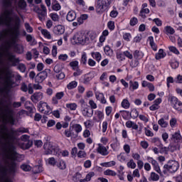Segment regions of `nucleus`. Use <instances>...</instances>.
<instances>
[{"instance_id": "aec40b11", "label": "nucleus", "mask_w": 182, "mask_h": 182, "mask_svg": "<svg viewBox=\"0 0 182 182\" xmlns=\"http://www.w3.org/2000/svg\"><path fill=\"white\" fill-rule=\"evenodd\" d=\"M9 60L12 63V66H16L20 62L19 58H15V55H12L11 53H9Z\"/></svg>"}, {"instance_id": "f257e3e1", "label": "nucleus", "mask_w": 182, "mask_h": 182, "mask_svg": "<svg viewBox=\"0 0 182 182\" xmlns=\"http://www.w3.org/2000/svg\"><path fill=\"white\" fill-rule=\"evenodd\" d=\"M21 133H29V129L25 127H20L17 129L14 128H8L7 130L2 129L0 125V149H1L7 157H11V160L8 163V168H5L3 174L6 176V172L11 176H14L15 173H18L19 165L18 161V152L16 146L14 144V141L16 140L18 136H21Z\"/></svg>"}, {"instance_id": "72a5a7b5", "label": "nucleus", "mask_w": 182, "mask_h": 182, "mask_svg": "<svg viewBox=\"0 0 182 182\" xmlns=\"http://www.w3.org/2000/svg\"><path fill=\"white\" fill-rule=\"evenodd\" d=\"M104 52L107 56H112V55H113V50L110 48V46H105V47H104Z\"/></svg>"}, {"instance_id": "09e8293b", "label": "nucleus", "mask_w": 182, "mask_h": 182, "mask_svg": "<svg viewBox=\"0 0 182 182\" xmlns=\"http://www.w3.org/2000/svg\"><path fill=\"white\" fill-rule=\"evenodd\" d=\"M75 72L73 73V76H75V77H77V76H80V75L83 73V70L80 69L79 65L75 68Z\"/></svg>"}, {"instance_id": "7ed1b4c3", "label": "nucleus", "mask_w": 182, "mask_h": 182, "mask_svg": "<svg viewBox=\"0 0 182 182\" xmlns=\"http://www.w3.org/2000/svg\"><path fill=\"white\" fill-rule=\"evenodd\" d=\"M5 49L6 46L4 43L0 45V66L4 65V55L5 53ZM15 75L12 73V70L9 68L6 69L4 71L2 68L0 67V96L4 95V87H2V80H4L6 87L7 89H12L15 85Z\"/></svg>"}, {"instance_id": "603ef678", "label": "nucleus", "mask_w": 182, "mask_h": 182, "mask_svg": "<svg viewBox=\"0 0 182 182\" xmlns=\"http://www.w3.org/2000/svg\"><path fill=\"white\" fill-rule=\"evenodd\" d=\"M80 63L82 65H86L87 63V55L85 53H84L82 55L81 59H80Z\"/></svg>"}, {"instance_id": "f03ea898", "label": "nucleus", "mask_w": 182, "mask_h": 182, "mask_svg": "<svg viewBox=\"0 0 182 182\" xmlns=\"http://www.w3.org/2000/svg\"><path fill=\"white\" fill-rule=\"evenodd\" d=\"M6 103L4 109L2 108V105H4V100H0V122H1V124H0L1 129L8 130L7 124H10L11 126H15V123H16V118L15 117V109L14 107V102L11 100H5Z\"/></svg>"}, {"instance_id": "4d7b16f0", "label": "nucleus", "mask_w": 182, "mask_h": 182, "mask_svg": "<svg viewBox=\"0 0 182 182\" xmlns=\"http://www.w3.org/2000/svg\"><path fill=\"white\" fill-rule=\"evenodd\" d=\"M58 167L60 170H65L66 168V162H65L64 161H60Z\"/></svg>"}, {"instance_id": "7c9ffc66", "label": "nucleus", "mask_w": 182, "mask_h": 182, "mask_svg": "<svg viewBox=\"0 0 182 182\" xmlns=\"http://www.w3.org/2000/svg\"><path fill=\"white\" fill-rule=\"evenodd\" d=\"M169 65L173 69H177L180 66V63L177 60L173 59L169 62Z\"/></svg>"}, {"instance_id": "49530a36", "label": "nucleus", "mask_w": 182, "mask_h": 182, "mask_svg": "<svg viewBox=\"0 0 182 182\" xmlns=\"http://www.w3.org/2000/svg\"><path fill=\"white\" fill-rule=\"evenodd\" d=\"M67 109H70V110H76L77 109V105L76 103H68L66 104Z\"/></svg>"}, {"instance_id": "bf43d9fd", "label": "nucleus", "mask_w": 182, "mask_h": 182, "mask_svg": "<svg viewBox=\"0 0 182 182\" xmlns=\"http://www.w3.org/2000/svg\"><path fill=\"white\" fill-rule=\"evenodd\" d=\"M61 8L62 7L60 6V4H59V3H56L55 4H52V9H53V11H60Z\"/></svg>"}, {"instance_id": "a18cd8bd", "label": "nucleus", "mask_w": 182, "mask_h": 182, "mask_svg": "<svg viewBox=\"0 0 182 182\" xmlns=\"http://www.w3.org/2000/svg\"><path fill=\"white\" fill-rule=\"evenodd\" d=\"M117 59H118L120 62H123V60H126V57L124 55V53H117L116 54Z\"/></svg>"}, {"instance_id": "e433bc0d", "label": "nucleus", "mask_w": 182, "mask_h": 182, "mask_svg": "<svg viewBox=\"0 0 182 182\" xmlns=\"http://www.w3.org/2000/svg\"><path fill=\"white\" fill-rule=\"evenodd\" d=\"M75 87H77V82L76 81H72L67 85L68 90H72V89H75Z\"/></svg>"}, {"instance_id": "4468645a", "label": "nucleus", "mask_w": 182, "mask_h": 182, "mask_svg": "<svg viewBox=\"0 0 182 182\" xmlns=\"http://www.w3.org/2000/svg\"><path fill=\"white\" fill-rule=\"evenodd\" d=\"M53 33L55 35L60 36L65 33V26L63 25H58L53 28Z\"/></svg>"}, {"instance_id": "dca6fc26", "label": "nucleus", "mask_w": 182, "mask_h": 182, "mask_svg": "<svg viewBox=\"0 0 182 182\" xmlns=\"http://www.w3.org/2000/svg\"><path fill=\"white\" fill-rule=\"evenodd\" d=\"M5 168H8V165L6 167L3 168V170L1 171V175L3 176V178H4V182H14V181H12L11 179V177H15V174H16V173H14V175H11L9 174V172H6V175L4 174V170H5Z\"/></svg>"}, {"instance_id": "9d476101", "label": "nucleus", "mask_w": 182, "mask_h": 182, "mask_svg": "<svg viewBox=\"0 0 182 182\" xmlns=\"http://www.w3.org/2000/svg\"><path fill=\"white\" fill-rule=\"evenodd\" d=\"M46 77H48V71L45 70L36 75L35 82L36 83H42Z\"/></svg>"}, {"instance_id": "13d9d810", "label": "nucleus", "mask_w": 182, "mask_h": 182, "mask_svg": "<svg viewBox=\"0 0 182 182\" xmlns=\"http://www.w3.org/2000/svg\"><path fill=\"white\" fill-rule=\"evenodd\" d=\"M28 85H27L26 83L22 82L20 90H21V92H24V93H26V92H28Z\"/></svg>"}, {"instance_id": "412c9836", "label": "nucleus", "mask_w": 182, "mask_h": 182, "mask_svg": "<svg viewBox=\"0 0 182 182\" xmlns=\"http://www.w3.org/2000/svg\"><path fill=\"white\" fill-rule=\"evenodd\" d=\"M38 31H41L42 35H43L44 38L46 39H52V36L50 35V32H49L46 29L42 28V27H38Z\"/></svg>"}, {"instance_id": "c756f323", "label": "nucleus", "mask_w": 182, "mask_h": 182, "mask_svg": "<svg viewBox=\"0 0 182 182\" xmlns=\"http://www.w3.org/2000/svg\"><path fill=\"white\" fill-rule=\"evenodd\" d=\"M129 117L131 119H137L139 117V111H137V109L134 108L131 110Z\"/></svg>"}, {"instance_id": "37998d69", "label": "nucleus", "mask_w": 182, "mask_h": 182, "mask_svg": "<svg viewBox=\"0 0 182 182\" xmlns=\"http://www.w3.org/2000/svg\"><path fill=\"white\" fill-rule=\"evenodd\" d=\"M20 168H21L23 171H31L32 170V167L26 164H21Z\"/></svg>"}, {"instance_id": "0e129e2a", "label": "nucleus", "mask_w": 182, "mask_h": 182, "mask_svg": "<svg viewBox=\"0 0 182 182\" xmlns=\"http://www.w3.org/2000/svg\"><path fill=\"white\" fill-rule=\"evenodd\" d=\"M172 137L175 140H181V134H180V131L175 132L174 134L172 135Z\"/></svg>"}, {"instance_id": "a211bd4d", "label": "nucleus", "mask_w": 182, "mask_h": 182, "mask_svg": "<svg viewBox=\"0 0 182 182\" xmlns=\"http://www.w3.org/2000/svg\"><path fill=\"white\" fill-rule=\"evenodd\" d=\"M82 112L85 117H92V116H93V109L90 107L84 108Z\"/></svg>"}, {"instance_id": "680f3d73", "label": "nucleus", "mask_w": 182, "mask_h": 182, "mask_svg": "<svg viewBox=\"0 0 182 182\" xmlns=\"http://www.w3.org/2000/svg\"><path fill=\"white\" fill-rule=\"evenodd\" d=\"M107 26H108V28L109 29V31H114V21H109L108 23H107Z\"/></svg>"}, {"instance_id": "20e7f679", "label": "nucleus", "mask_w": 182, "mask_h": 182, "mask_svg": "<svg viewBox=\"0 0 182 182\" xmlns=\"http://www.w3.org/2000/svg\"><path fill=\"white\" fill-rule=\"evenodd\" d=\"M21 38V18L16 15L14 16V26L13 31L10 34V40L6 42L9 49H14L16 53L22 55L23 53V46L18 44Z\"/></svg>"}, {"instance_id": "69168bd1", "label": "nucleus", "mask_w": 182, "mask_h": 182, "mask_svg": "<svg viewBox=\"0 0 182 182\" xmlns=\"http://www.w3.org/2000/svg\"><path fill=\"white\" fill-rule=\"evenodd\" d=\"M131 38H132V34H130V33H125L123 35V39H124L127 42H130Z\"/></svg>"}, {"instance_id": "79ce46f5", "label": "nucleus", "mask_w": 182, "mask_h": 182, "mask_svg": "<svg viewBox=\"0 0 182 182\" xmlns=\"http://www.w3.org/2000/svg\"><path fill=\"white\" fill-rule=\"evenodd\" d=\"M73 127L75 130V132L77 133V134H79L80 132H82V125L79 124H75L73 125Z\"/></svg>"}, {"instance_id": "ddd939ff", "label": "nucleus", "mask_w": 182, "mask_h": 182, "mask_svg": "<svg viewBox=\"0 0 182 182\" xmlns=\"http://www.w3.org/2000/svg\"><path fill=\"white\" fill-rule=\"evenodd\" d=\"M42 99H43V93L42 92H35L31 97V100L34 103H38V102H39V100H42Z\"/></svg>"}, {"instance_id": "bb28decb", "label": "nucleus", "mask_w": 182, "mask_h": 182, "mask_svg": "<svg viewBox=\"0 0 182 182\" xmlns=\"http://www.w3.org/2000/svg\"><path fill=\"white\" fill-rule=\"evenodd\" d=\"M139 89V82L134 81L133 82L132 80L129 81V90H136Z\"/></svg>"}, {"instance_id": "a878e982", "label": "nucleus", "mask_w": 182, "mask_h": 182, "mask_svg": "<svg viewBox=\"0 0 182 182\" xmlns=\"http://www.w3.org/2000/svg\"><path fill=\"white\" fill-rule=\"evenodd\" d=\"M13 1L16 4L18 0H3L4 8H6V9L11 8L12 6Z\"/></svg>"}, {"instance_id": "5701e85b", "label": "nucleus", "mask_w": 182, "mask_h": 182, "mask_svg": "<svg viewBox=\"0 0 182 182\" xmlns=\"http://www.w3.org/2000/svg\"><path fill=\"white\" fill-rule=\"evenodd\" d=\"M163 58H166V53H164V50L161 48L159 50V52L155 54V59L160 60V59H163Z\"/></svg>"}, {"instance_id": "4c0bfd02", "label": "nucleus", "mask_w": 182, "mask_h": 182, "mask_svg": "<svg viewBox=\"0 0 182 182\" xmlns=\"http://www.w3.org/2000/svg\"><path fill=\"white\" fill-rule=\"evenodd\" d=\"M69 66H70L73 70H76V68H78L79 66V61L77 60L71 61L69 63Z\"/></svg>"}, {"instance_id": "338daca9", "label": "nucleus", "mask_w": 182, "mask_h": 182, "mask_svg": "<svg viewBox=\"0 0 182 182\" xmlns=\"http://www.w3.org/2000/svg\"><path fill=\"white\" fill-rule=\"evenodd\" d=\"M153 22L156 23V26H161L163 25V21L159 18H154Z\"/></svg>"}, {"instance_id": "39448f33", "label": "nucleus", "mask_w": 182, "mask_h": 182, "mask_svg": "<svg viewBox=\"0 0 182 182\" xmlns=\"http://www.w3.org/2000/svg\"><path fill=\"white\" fill-rule=\"evenodd\" d=\"M6 18L9 19V23H6V21H5V18H4V16H0V26L1 25H6V26H12L11 31L14 32V26L15 25V15H16L18 18L19 16L18 14H14L13 10H6Z\"/></svg>"}, {"instance_id": "1a4fd4ad", "label": "nucleus", "mask_w": 182, "mask_h": 182, "mask_svg": "<svg viewBox=\"0 0 182 182\" xmlns=\"http://www.w3.org/2000/svg\"><path fill=\"white\" fill-rule=\"evenodd\" d=\"M168 101L170 102L172 107L175 109V110H178V107H177V105L178 106H182L181 101H178V98H177V97L169 96Z\"/></svg>"}, {"instance_id": "423d86ee", "label": "nucleus", "mask_w": 182, "mask_h": 182, "mask_svg": "<svg viewBox=\"0 0 182 182\" xmlns=\"http://www.w3.org/2000/svg\"><path fill=\"white\" fill-rule=\"evenodd\" d=\"M44 154L46 156H49V154H53L54 156H58L59 151H60V148L58 145H53L50 142L45 143L43 145Z\"/></svg>"}, {"instance_id": "f8f14e48", "label": "nucleus", "mask_w": 182, "mask_h": 182, "mask_svg": "<svg viewBox=\"0 0 182 182\" xmlns=\"http://www.w3.org/2000/svg\"><path fill=\"white\" fill-rule=\"evenodd\" d=\"M98 147L97 148V152L98 154H101V156H108L109 153H110L109 151H107V148L102 144H97Z\"/></svg>"}, {"instance_id": "864d4df0", "label": "nucleus", "mask_w": 182, "mask_h": 182, "mask_svg": "<svg viewBox=\"0 0 182 182\" xmlns=\"http://www.w3.org/2000/svg\"><path fill=\"white\" fill-rule=\"evenodd\" d=\"M24 26L26 28V31L28 33H32V32H33V28H32V26H31V24H29V23H25Z\"/></svg>"}, {"instance_id": "4be33fe9", "label": "nucleus", "mask_w": 182, "mask_h": 182, "mask_svg": "<svg viewBox=\"0 0 182 182\" xmlns=\"http://www.w3.org/2000/svg\"><path fill=\"white\" fill-rule=\"evenodd\" d=\"M36 9H37V11H36L38 14V18L39 21L43 22V21H45V16L46 15V13L45 11H42V10H41V9L38 6H37Z\"/></svg>"}, {"instance_id": "6e6d98bb", "label": "nucleus", "mask_w": 182, "mask_h": 182, "mask_svg": "<svg viewBox=\"0 0 182 182\" xmlns=\"http://www.w3.org/2000/svg\"><path fill=\"white\" fill-rule=\"evenodd\" d=\"M18 69L20 70V72L24 73V72L26 70V66L23 63H19L18 65Z\"/></svg>"}, {"instance_id": "ea45409f", "label": "nucleus", "mask_w": 182, "mask_h": 182, "mask_svg": "<svg viewBox=\"0 0 182 182\" xmlns=\"http://www.w3.org/2000/svg\"><path fill=\"white\" fill-rule=\"evenodd\" d=\"M50 18L52 19V21H53V22H59V19H60L59 15H58L56 13H51L50 14Z\"/></svg>"}, {"instance_id": "8fccbe9b", "label": "nucleus", "mask_w": 182, "mask_h": 182, "mask_svg": "<svg viewBox=\"0 0 182 182\" xmlns=\"http://www.w3.org/2000/svg\"><path fill=\"white\" fill-rule=\"evenodd\" d=\"M158 124H159V126H161V127H167V126H168V123H167V122H166L164 118L160 119L158 121Z\"/></svg>"}, {"instance_id": "f704fd0d", "label": "nucleus", "mask_w": 182, "mask_h": 182, "mask_svg": "<svg viewBox=\"0 0 182 182\" xmlns=\"http://www.w3.org/2000/svg\"><path fill=\"white\" fill-rule=\"evenodd\" d=\"M33 171L34 174H39V173H42V171H43V167L41 165H36L33 167Z\"/></svg>"}, {"instance_id": "c85d7f7f", "label": "nucleus", "mask_w": 182, "mask_h": 182, "mask_svg": "<svg viewBox=\"0 0 182 182\" xmlns=\"http://www.w3.org/2000/svg\"><path fill=\"white\" fill-rule=\"evenodd\" d=\"M91 56L98 63L100 62V60H102V54H100L99 52L91 53Z\"/></svg>"}, {"instance_id": "e2e57ef3", "label": "nucleus", "mask_w": 182, "mask_h": 182, "mask_svg": "<svg viewBox=\"0 0 182 182\" xmlns=\"http://www.w3.org/2000/svg\"><path fill=\"white\" fill-rule=\"evenodd\" d=\"M92 177H95V172L93 171H91L86 175L85 180H87V181H90V180H92Z\"/></svg>"}, {"instance_id": "58836bf2", "label": "nucleus", "mask_w": 182, "mask_h": 182, "mask_svg": "<svg viewBox=\"0 0 182 182\" xmlns=\"http://www.w3.org/2000/svg\"><path fill=\"white\" fill-rule=\"evenodd\" d=\"M32 146H33V141L31 140H28L26 141V143L23 144V147H24L26 150L31 149Z\"/></svg>"}, {"instance_id": "5fc2aeb1", "label": "nucleus", "mask_w": 182, "mask_h": 182, "mask_svg": "<svg viewBox=\"0 0 182 182\" xmlns=\"http://www.w3.org/2000/svg\"><path fill=\"white\" fill-rule=\"evenodd\" d=\"M139 23V20L136 17H133L130 19L129 25L130 26H136L137 23Z\"/></svg>"}, {"instance_id": "9b49d317", "label": "nucleus", "mask_w": 182, "mask_h": 182, "mask_svg": "<svg viewBox=\"0 0 182 182\" xmlns=\"http://www.w3.org/2000/svg\"><path fill=\"white\" fill-rule=\"evenodd\" d=\"M73 39L74 41H77V43H80L81 45H85L86 43V36L82 33H77L73 37Z\"/></svg>"}, {"instance_id": "6e6552de", "label": "nucleus", "mask_w": 182, "mask_h": 182, "mask_svg": "<svg viewBox=\"0 0 182 182\" xmlns=\"http://www.w3.org/2000/svg\"><path fill=\"white\" fill-rule=\"evenodd\" d=\"M114 0H97L95 6L97 12H105V8H109Z\"/></svg>"}, {"instance_id": "a19ab883", "label": "nucleus", "mask_w": 182, "mask_h": 182, "mask_svg": "<svg viewBox=\"0 0 182 182\" xmlns=\"http://www.w3.org/2000/svg\"><path fill=\"white\" fill-rule=\"evenodd\" d=\"M134 58L135 59H141V58H143V53L139 50H136L134 52Z\"/></svg>"}, {"instance_id": "6ab92c4d", "label": "nucleus", "mask_w": 182, "mask_h": 182, "mask_svg": "<svg viewBox=\"0 0 182 182\" xmlns=\"http://www.w3.org/2000/svg\"><path fill=\"white\" fill-rule=\"evenodd\" d=\"M76 19V12L73 11H70L66 16V20L68 22H73Z\"/></svg>"}, {"instance_id": "0eeeda50", "label": "nucleus", "mask_w": 182, "mask_h": 182, "mask_svg": "<svg viewBox=\"0 0 182 182\" xmlns=\"http://www.w3.org/2000/svg\"><path fill=\"white\" fill-rule=\"evenodd\" d=\"M164 168H166L167 171H169V173L173 174L178 171V168H180V164L178 161L169 160L167 164L164 166Z\"/></svg>"}, {"instance_id": "c03bdc74", "label": "nucleus", "mask_w": 182, "mask_h": 182, "mask_svg": "<svg viewBox=\"0 0 182 182\" xmlns=\"http://www.w3.org/2000/svg\"><path fill=\"white\" fill-rule=\"evenodd\" d=\"M104 174L105 176H112V177H115V176H117L116 172L110 169H107L106 171H105Z\"/></svg>"}, {"instance_id": "cd10ccee", "label": "nucleus", "mask_w": 182, "mask_h": 182, "mask_svg": "<svg viewBox=\"0 0 182 182\" xmlns=\"http://www.w3.org/2000/svg\"><path fill=\"white\" fill-rule=\"evenodd\" d=\"M26 6H28V4H26V1L25 0L18 1V9H21V11H24V9H26Z\"/></svg>"}, {"instance_id": "052dcab7", "label": "nucleus", "mask_w": 182, "mask_h": 182, "mask_svg": "<svg viewBox=\"0 0 182 182\" xmlns=\"http://www.w3.org/2000/svg\"><path fill=\"white\" fill-rule=\"evenodd\" d=\"M136 166V163H134L133 159L129 160V161L127 163V167L129 168H134Z\"/></svg>"}, {"instance_id": "473e14b6", "label": "nucleus", "mask_w": 182, "mask_h": 182, "mask_svg": "<svg viewBox=\"0 0 182 182\" xmlns=\"http://www.w3.org/2000/svg\"><path fill=\"white\" fill-rule=\"evenodd\" d=\"M100 166H102V167H113L114 166H116V161H111L109 162L101 163Z\"/></svg>"}, {"instance_id": "de8ad7c7", "label": "nucleus", "mask_w": 182, "mask_h": 182, "mask_svg": "<svg viewBox=\"0 0 182 182\" xmlns=\"http://www.w3.org/2000/svg\"><path fill=\"white\" fill-rule=\"evenodd\" d=\"M168 50L175 55H180V51H178V49L176 46H171L168 47Z\"/></svg>"}, {"instance_id": "774afa93", "label": "nucleus", "mask_w": 182, "mask_h": 182, "mask_svg": "<svg viewBox=\"0 0 182 182\" xmlns=\"http://www.w3.org/2000/svg\"><path fill=\"white\" fill-rule=\"evenodd\" d=\"M176 83H182V75H178L177 77L175 78Z\"/></svg>"}, {"instance_id": "3c124183", "label": "nucleus", "mask_w": 182, "mask_h": 182, "mask_svg": "<svg viewBox=\"0 0 182 182\" xmlns=\"http://www.w3.org/2000/svg\"><path fill=\"white\" fill-rule=\"evenodd\" d=\"M151 178L152 181H159V180H160V176H159V174L156 173L155 172H151Z\"/></svg>"}, {"instance_id": "2eb2a0df", "label": "nucleus", "mask_w": 182, "mask_h": 182, "mask_svg": "<svg viewBox=\"0 0 182 182\" xmlns=\"http://www.w3.org/2000/svg\"><path fill=\"white\" fill-rule=\"evenodd\" d=\"M64 96H65V92H57L55 94V96L53 97L52 98V104L58 105V103H59L58 100H60Z\"/></svg>"}, {"instance_id": "c9c22d12", "label": "nucleus", "mask_w": 182, "mask_h": 182, "mask_svg": "<svg viewBox=\"0 0 182 182\" xmlns=\"http://www.w3.org/2000/svg\"><path fill=\"white\" fill-rule=\"evenodd\" d=\"M119 113H122V117L124 120H128L129 117H130V112L127 110H121Z\"/></svg>"}, {"instance_id": "f3484780", "label": "nucleus", "mask_w": 182, "mask_h": 182, "mask_svg": "<svg viewBox=\"0 0 182 182\" xmlns=\"http://www.w3.org/2000/svg\"><path fill=\"white\" fill-rule=\"evenodd\" d=\"M151 160V164L154 166V170L156 171L160 176H163V173L161 172V170L160 169V166H159V163H157V161L153 159V158H150Z\"/></svg>"}, {"instance_id": "393cba45", "label": "nucleus", "mask_w": 182, "mask_h": 182, "mask_svg": "<svg viewBox=\"0 0 182 182\" xmlns=\"http://www.w3.org/2000/svg\"><path fill=\"white\" fill-rule=\"evenodd\" d=\"M164 31L166 35H174V33H176V30H174L171 26H165Z\"/></svg>"}, {"instance_id": "b1692460", "label": "nucleus", "mask_w": 182, "mask_h": 182, "mask_svg": "<svg viewBox=\"0 0 182 182\" xmlns=\"http://www.w3.org/2000/svg\"><path fill=\"white\" fill-rule=\"evenodd\" d=\"M148 41H149V45L151 46V49L154 52L157 51V45H156V43H154V37H153L151 36H149L148 38Z\"/></svg>"}, {"instance_id": "2f4dec72", "label": "nucleus", "mask_w": 182, "mask_h": 182, "mask_svg": "<svg viewBox=\"0 0 182 182\" xmlns=\"http://www.w3.org/2000/svg\"><path fill=\"white\" fill-rule=\"evenodd\" d=\"M121 106L123 107V109H129L130 108V102H129V100L124 99L122 102H121Z\"/></svg>"}]
</instances>
